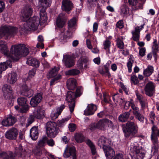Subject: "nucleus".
Masks as SVG:
<instances>
[{"label": "nucleus", "instance_id": "1", "mask_svg": "<svg viewBox=\"0 0 159 159\" xmlns=\"http://www.w3.org/2000/svg\"><path fill=\"white\" fill-rule=\"evenodd\" d=\"M39 8L40 9V18L35 16L30 18L33 11L30 6L25 7L21 16V20L25 23L24 24V30L25 31H31L37 29L39 24L44 23L47 20V17L45 12L47 7L51 4L50 1L40 0Z\"/></svg>", "mask_w": 159, "mask_h": 159}, {"label": "nucleus", "instance_id": "2", "mask_svg": "<svg viewBox=\"0 0 159 159\" xmlns=\"http://www.w3.org/2000/svg\"><path fill=\"white\" fill-rule=\"evenodd\" d=\"M11 57L17 61L22 56H26L30 53L29 48L24 44L12 45L10 49Z\"/></svg>", "mask_w": 159, "mask_h": 159}, {"label": "nucleus", "instance_id": "3", "mask_svg": "<svg viewBox=\"0 0 159 159\" xmlns=\"http://www.w3.org/2000/svg\"><path fill=\"white\" fill-rule=\"evenodd\" d=\"M139 128L137 124L133 122L128 121L123 128L125 136L126 138L134 137L138 132Z\"/></svg>", "mask_w": 159, "mask_h": 159}, {"label": "nucleus", "instance_id": "4", "mask_svg": "<svg viewBox=\"0 0 159 159\" xmlns=\"http://www.w3.org/2000/svg\"><path fill=\"white\" fill-rule=\"evenodd\" d=\"M130 155L132 159H143L145 156V151L141 146L136 143L132 148Z\"/></svg>", "mask_w": 159, "mask_h": 159}, {"label": "nucleus", "instance_id": "5", "mask_svg": "<svg viewBox=\"0 0 159 159\" xmlns=\"http://www.w3.org/2000/svg\"><path fill=\"white\" fill-rule=\"evenodd\" d=\"M17 28L10 25H4L0 28V37L2 35H12L16 34L18 32Z\"/></svg>", "mask_w": 159, "mask_h": 159}, {"label": "nucleus", "instance_id": "6", "mask_svg": "<svg viewBox=\"0 0 159 159\" xmlns=\"http://www.w3.org/2000/svg\"><path fill=\"white\" fill-rule=\"evenodd\" d=\"M75 92L68 91L66 95V100L67 102L71 113L74 111L75 105V99L76 98Z\"/></svg>", "mask_w": 159, "mask_h": 159}, {"label": "nucleus", "instance_id": "7", "mask_svg": "<svg viewBox=\"0 0 159 159\" xmlns=\"http://www.w3.org/2000/svg\"><path fill=\"white\" fill-rule=\"evenodd\" d=\"M17 102L20 108V112L23 113H26L29 109V106L27 103V99L24 97H19L17 99Z\"/></svg>", "mask_w": 159, "mask_h": 159}, {"label": "nucleus", "instance_id": "8", "mask_svg": "<svg viewBox=\"0 0 159 159\" xmlns=\"http://www.w3.org/2000/svg\"><path fill=\"white\" fill-rule=\"evenodd\" d=\"M63 156L65 158L70 157H72V159H76V150L75 147L67 146L64 151Z\"/></svg>", "mask_w": 159, "mask_h": 159}, {"label": "nucleus", "instance_id": "9", "mask_svg": "<svg viewBox=\"0 0 159 159\" xmlns=\"http://www.w3.org/2000/svg\"><path fill=\"white\" fill-rule=\"evenodd\" d=\"M67 18L65 14L61 13L60 14L56 20V26L59 28L64 27L66 22Z\"/></svg>", "mask_w": 159, "mask_h": 159}, {"label": "nucleus", "instance_id": "10", "mask_svg": "<svg viewBox=\"0 0 159 159\" xmlns=\"http://www.w3.org/2000/svg\"><path fill=\"white\" fill-rule=\"evenodd\" d=\"M18 134V131L17 129L13 127L6 132L5 136L8 139L15 140L16 139Z\"/></svg>", "mask_w": 159, "mask_h": 159}, {"label": "nucleus", "instance_id": "11", "mask_svg": "<svg viewBox=\"0 0 159 159\" xmlns=\"http://www.w3.org/2000/svg\"><path fill=\"white\" fill-rule=\"evenodd\" d=\"M3 96L6 99L13 98L12 90L10 85L7 84L4 85L2 88Z\"/></svg>", "mask_w": 159, "mask_h": 159}, {"label": "nucleus", "instance_id": "12", "mask_svg": "<svg viewBox=\"0 0 159 159\" xmlns=\"http://www.w3.org/2000/svg\"><path fill=\"white\" fill-rule=\"evenodd\" d=\"M73 5L70 0H62L61 8L63 11L68 12L73 8Z\"/></svg>", "mask_w": 159, "mask_h": 159}, {"label": "nucleus", "instance_id": "13", "mask_svg": "<svg viewBox=\"0 0 159 159\" xmlns=\"http://www.w3.org/2000/svg\"><path fill=\"white\" fill-rule=\"evenodd\" d=\"M144 90L145 94L147 95L149 97L152 96L155 91L154 83L152 82L148 83L146 85Z\"/></svg>", "mask_w": 159, "mask_h": 159}, {"label": "nucleus", "instance_id": "14", "mask_svg": "<svg viewBox=\"0 0 159 159\" xmlns=\"http://www.w3.org/2000/svg\"><path fill=\"white\" fill-rule=\"evenodd\" d=\"M146 0H140V2H138V0H128L129 5L132 6L134 10H136L142 8L143 5L144 4Z\"/></svg>", "mask_w": 159, "mask_h": 159}, {"label": "nucleus", "instance_id": "15", "mask_svg": "<svg viewBox=\"0 0 159 159\" xmlns=\"http://www.w3.org/2000/svg\"><path fill=\"white\" fill-rule=\"evenodd\" d=\"M43 98L41 93H38L32 98L30 102V105L33 107H36L41 102Z\"/></svg>", "mask_w": 159, "mask_h": 159}, {"label": "nucleus", "instance_id": "16", "mask_svg": "<svg viewBox=\"0 0 159 159\" xmlns=\"http://www.w3.org/2000/svg\"><path fill=\"white\" fill-rule=\"evenodd\" d=\"M62 61L65 66L67 68L71 67L75 65L73 58L70 55H64Z\"/></svg>", "mask_w": 159, "mask_h": 159}, {"label": "nucleus", "instance_id": "17", "mask_svg": "<svg viewBox=\"0 0 159 159\" xmlns=\"http://www.w3.org/2000/svg\"><path fill=\"white\" fill-rule=\"evenodd\" d=\"M16 121V119L11 115H9L7 119L3 120L2 122V125L5 126H12Z\"/></svg>", "mask_w": 159, "mask_h": 159}, {"label": "nucleus", "instance_id": "18", "mask_svg": "<svg viewBox=\"0 0 159 159\" xmlns=\"http://www.w3.org/2000/svg\"><path fill=\"white\" fill-rule=\"evenodd\" d=\"M132 108L133 110V114L135 118L140 122L143 123L144 120V117L143 115L140 113L139 108L137 107H134V106L132 105Z\"/></svg>", "mask_w": 159, "mask_h": 159}, {"label": "nucleus", "instance_id": "19", "mask_svg": "<svg viewBox=\"0 0 159 159\" xmlns=\"http://www.w3.org/2000/svg\"><path fill=\"white\" fill-rule=\"evenodd\" d=\"M44 111L40 106L37 107L34 111L33 114L37 119H40L44 116Z\"/></svg>", "mask_w": 159, "mask_h": 159}, {"label": "nucleus", "instance_id": "20", "mask_svg": "<svg viewBox=\"0 0 159 159\" xmlns=\"http://www.w3.org/2000/svg\"><path fill=\"white\" fill-rule=\"evenodd\" d=\"M109 144V141L108 140L103 136L101 137L99 139L98 142V146L101 148H102L103 150L109 146L108 145Z\"/></svg>", "mask_w": 159, "mask_h": 159}, {"label": "nucleus", "instance_id": "21", "mask_svg": "<svg viewBox=\"0 0 159 159\" xmlns=\"http://www.w3.org/2000/svg\"><path fill=\"white\" fill-rule=\"evenodd\" d=\"M144 24L142 25H141V28H140L139 26H137L135 28V30L134 31L132 32V34L133 35V40L136 41H139V34L140 30H141L143 28Z\"/></svg>", "mask_w": 159, "mask_h": 159}, {"label": "nucleus", "instance_id": "22", "mask_svg": "<svg viewBox=\"0 0 159 159\" xmlns=\"http://www.w3.org/2000/svg\"><path fill=\"white\" fill-rule=\"evenodd\" d=\"M97 109V107L95 105L93 104H89L84 111V114L87 116L92 115Z\"/></svg>", "mask_w": 159, "mask_h": 159}, {"label": "nucleus", "instance_id": "23", "mask_svg": "<svg viewBox=\"0 0 159 159\" xmlns=\"http://www.w3.org/2000/svg\"><path fill=\"white\" fill-rule=\"evenodd\" d=\"M103 151L107 159H111L115 155V151L110 146L104 149Z\"/></svg>", "mask_w": 159, "mask_h": 159}, {"label": "nucleus", "instance_id": "24", "mask_svg": "<svg viewBox=\"0 0 159 159\" xmlns=\"http://www.w3.org/2000/svg\"><path fill=\"white\" fill-rule=\"evenodd\" d=\"M67 88L70 90H74L76 87V81L73 78H70L66 81Z\"/></svg>", "mask_w": 159, "mask_h": 159}, {"label": "nucleus", "instance_id": "25", "mask_svg": "<svg viewBox=\"0 0 159 159\" xmlns=\"http://www.w3.org/2000/svg\"><path fill=\"white\" fill-rule=\"evenodd\" d=\"M0 157L3 159H14L15 156L11 151H3L0 153Z\"/></svg>", "mask_w": 159, "mask_h": 159}, {"label": "nucleus", "instance_id": "26", "mask_svg": "<svg viewBox=\"0 0 159 159\" xmlns=\"http://www.w3.org/2000/svg\"><path fill=\"white\" fill-rule=\"evenodd\" d=\"M26 63L29 65L38 67L39 66V63L37 59L30 57L27 58Z\"/></svg>", "mask_w": 159, "mask_h": 159}, {"label": "nucleus", "instance_id": "27", "mask_svg": "<svg viewBox=\"0 0 159 159\" xmlns=\"http://www.w3.org/2000/svg\"><path fill=\"white\" fill-rule=\"evenodd\" d=\"M88 5L91 8H93L97 5V12L100 11V7L98 2L97 0H87Z\"/></svg>", "mask_w": 159, "mask_h": 159}, {"label": "nucleus", "instance_id": "28", "mask_svg": "<svg viewBox=\"0 0 159 159\" xmlns=\"http://www.w3.org/2000/svg\"><path fill=\"white\" fill-rule=\"evenodd\" d=\"M38 132L36 127H32L30 130V136L33 140H36L38 137Z\"/></svg>", "mask_w": 159, "mask_h": 159}, {"label": "nucleus", "instance_id": "29", "mask_svg": "<svg viewBox=\"0 0 159 159\" xmlns=\"http://www.w3.org/2000/svg\"><path fill=\"white\" fill-rule=\"evenodd\" d=\"M46 130V134L48 136L51 138L55 137L58 134L59 132V128L53 129H47Z\"/></svg>", "mask_w": 159, "mask_h": 159}, {"label": "nucleus", "instance_id": "30", "mask_svg": "<svg viewBox=\"0 0 159 159\" xmlns=\"http://www.w3.org/2000/svg\"><path fill=\"white\" fill-rule=\"evenodd\" d=\"M130 115V111L123 113L119 116V120L123 122L126 121L129 118Z\"/></svg>", "mask_w": 159, "mask_h": 159}, {"label": "nucleus", "instance_id": "31", "mask_svg": "<svg viewBox=\"0 0 159 159\" xmlns=\"http://www.w3.org/2000/svg\"><path fill=\"white\" fill-rule=\"evenodd\" d=\"M88 61L87 58L86 57H81L78 61L77 63V66L79 69H82L83 68V64L86 63Z\"/></svg>", "mask_w": 159, "mask_h": 159}, {"label": "nucleus", "instance_id": "32", "mask_svg": "<svg viewBox=\"0 0 159 159\" xmlns=\"http://www.w3.org/2000/svg\"><path fill=\"white\" fill-rule=\"evenodd\" d=\"M96 123L98 126V129L102 131H104L106 130L105 118L100 120Z\"/></svg>", "mask_w": 159, "mask_h": 159}, {"label": "nucleus", "instance_id": "33", "mask_svg": "<svg viewBox=\"0 0 159 159\" xmlns=\"http://www.w3.org/2000/svg\"><path fill=\"white\" fill-rule=\"evenodd\" d=\"M17 80V75L16 73L12 72L9 75L7 78V82L10 84H13L16 82Z\"/></svg>", "mask_w": 159, "mask_h": 159}, {"label": "nucleus", "instance_id": "34", "mask_svg": "<svg viewBox=\"0 0 159 159\" xmlns=\"http://www.w3.org/2000/svg\"><path fill=\"white\" fill-rule=\"evenodd\" d=\"M10 64L11 62L9 61H7L0 64V78L1 77L2 72L6 70L8 66L11 67Z\"/></svg>", "mask_w": 159, "mask_h": 159}, {"label": "nucleus", "instance_id": "35", "mask_svg": "<svg viewBox=\"0 0 159 159\" xmlns=\"http://www.w3.org/2000/svg\"><path fill=\"white\" fill-rule=\"evenodd\" d=\"M153 46L152 47L153 49V54L155 59H157V53L158 51V47L156 39H154L153 42Z\"/></svg>", "mask_w": 159, "mask_h": 159}, {"label": "nucleus", "instance_id": "36", "mask_svg": "<svg viewBox=\"0 0 159 159\" xmlns=\"http://www.w3.org/2000/svg\"><path fill=\"white\" fill-rule=\"evenodd\" d=\"M153 68L152 66H149L143 71V74L145 77H149L153 72Z\"/></svg>", "mask_w": 159, "mask_h": 159}, {"label": "nucleus", "instance_id": "37", "mask_svg": "<svg viewBox=\"0 0 159 159\" xmlns=\"http://www.w3.org/2000/svg\"><path fill=\"white\" fill-rule=\"evenodd\" d=\"M80 73V72L79 70L74 69L66 71L65 73L66 75L75 76L79 75Z\"/></svg>", "mask_w": 159, "mask_h": 159}, {"label": "nucleus", "instance_id": "38", "mask_svg": "<svg viewBox=\"0 0 159 159\" xmlns=\"http://www.w3.org/2000/svg\"><path fill=\"white\" fill-rule=\"evenodd\" d=\"M86 143L90 147L93 155H95L96 152V149L94 145L90 139H87L86 141Z\"/></svg>", "mask_w": 159, "mask_h": 159}, {"label": "nucleus", "instance_id": "39", "mask_svg": "<svg viewBox=\"0 0 159 159\" xmlns=\"http://www.w3.org/2000/svg\"><path fill=\"white\" fill-rule=\"evenodd\" d=\"M86 143L90 147L93 155H95L96 152V149L94 145L90 139H87L86 141Z\"/></svg>", "mask_w": 159, "mask_h": 159}, {"label": "nucleus", "instance_id": "40", "mask_svg": "<svg viewBox=\"0 0 159 159\" xmlns=\"http://www.w3.org/2000/svg\"><path fill=\"white\" fill-rule=\"evenodd\" d=\"M58 128L57 127V124L55 122L49 121L47 123L46 130L53 129Z\"/></svg>", "mask_w": 159, "mask_h": 159}, {"label": "nucleus", "instance_id": "41", "mask_svg": "<svg viewBox=\"0 0 159 159\" xmlns=\"http://www.w3.org/2000/svg\"><path fill=\"white\" fill-rule=\"evenodd\" d=\"M152 133L151 135V139L153 142L156 143L157 140V135L156 134V131L157 130V128L155 126H153L152 128Z\"/></svg>", "mask_w": 159, "mask_h": 159}, {"label": "nucleus", "instance_id": "42", "mask_svg": "<svg viewBox=\"0 0 159 159\" xmlns=\"http://www.w3.org/2000/svg\"><path fill=\"white\" fill-rule=\"evenodd\" d=\"M76 23V19L75 17L73 18L68 21V24L69 28L67 32L70 33V29L75 25Z\"/></svg>", "mask_w": 159, "mask_h": 159}, {"label": "nucleus", "instance_id": "43", "mask_svg": "<svg viewBox=\"0 0 159 159\" xmlns=\"http://www.w3.org/2000/svg\"><path fill=\"white\" fill-rule=\"evenodd\" d=\"M15 153L18 155L21 156L24 152L22 146L19 144L17 146L15 149Z\"/></svg>", "mask_w": 159, "mask_h": 159}, {"label": "nucleus", "instance_id": "44", "mask_svg": "<svg viewBox=\"0 0 159 159\" xmlns=\"http://www.w3.org/2000/svg\"><path fill=\"white\" fill-rule=\"evenodd\" d=\"M75 139L76 141L78 143H81L84 140V137L81 134H76L75 136Z\"/></svg>", "mask_w": 159, "mask_h": 159}, {"label": "nucleus", "instance_id": "45", "mask_svg": "<svg viewBox=\"0 0 159 159\" xmlns=\"http://www.w3.org/2000/svg\"><path fill=\"white\" fill-rule=\"evenodd\" d=\"M33 153L37 158V157L41 156L42 154L41 148L38 146H36L34 148L33 150Z\"/></svg>", "mask_w": 159, "mask_h": 159}, {"label": "nucleus", "instance_id": "46", "mask_svg": "<svg viewBox=\"0 0 159 159\" xmlns=\"http://www.w3.org/2000/svg\"><path fill=\"white\" fill-rule=\"evenodd\" d=\"M48 138L47 137H43L39 141L38 143V147L41 148L44 146Z\"/></svg>", "mask_w": 159, "mask_h": 159}, {"label": "nucleus", "instance_id": "47", "mask_svg": "<svg viewBox=\"0 0 159 159\" xmlns=\"http://www.w3.org/2000/svg\"><path fill=\"white\" fill-rule=\"evenodd\" d=\"M121 15H126L129 13V8L127 6L123 5L121 7Z\"/></svg>", "mask_w": 159, "mask_h": 159}, {"label": "nucleus", "instance_id": "48", "mask_svg": "<svg viewBox=\"0 0 159 159\" xmlns=\"http://www.w3.org/2000/svg\"><path fill=\"white\" fill-rule=\"evenodd\" d=\"M29 89L28 88L27 85L24 84L21 86L20 88V92L21 94L25 95L28 97V95L25 94L29 91Z\"/></svg>", "mask_w": 159, "mask_h": 159}, {"label": "nucleus", "instance_id": "49", "mask_svg": "<svg viewBox=\"0 0 159 159\" xmlns=\"http://www.w3.org/2000/svg\"><path fill=\"white\" fill-rule=\"evenodd\" d=\"M59 69L58 68L54 67L52 68L50 71L49 73V76L50 77H52L57 76Z\"/></svg>", "mask_w": 159, "mask_h": 159}, {"label": "nucleus", "instance_id": "50", "mask_svg": "<svg viewBox=\"0 0 159 159\" xmlns=\"http://www.w3.org/2000/svg\"><path fill=\"white\" fill-rule=\"evenodd\" d=\"M0 50L5 55H7L9 50L7 46L5 44H0Z\"/></svg>", "mask_w": 159, "mask_h": 159}, {"label": "nucleus", "instance_id": "51", "mask_svg": "<svg viewBox=\"0 0 159 159\" xmlns=\"http://www.w3.org/2000/svg\"><path fill=\"white\" fill-rule=\"evenodd\" d=\"M36 69L34 68L30 70L29 73V76L26 78V79H23V80L24 81H26L28 80H29L30 78L34 76L35 74Z\"/></svg>", "mask_w": 159, "mask_h": 159}, {"label": "nucleus", "instance_id": "52", "mask_svg": "<svg viewBox=\"0 0 159 159\" xmlns=\"http://www.w3.org/2000/svg\"><path fill=\"white\" fill-rule=\"evenodd\" d=\"M133 62L134 60L132 59V57H131V56L128 60V62L127 63V66L128 68V71L129 72H131V67Z\"/></svg>", "mask_w": 159, "mask_h": 159}, {"label": "nucleus", "instance_id": "53", "mask_svg": "<svg viewBox=\"0 0 159 159\" xmlns=\"http://www.w3.org/2000/svg\"><path fill=\"white\" fill-rule=\"evenodd\" d=\"M35 118H36V117L33 114L30 115L28 119V122L26 124V127H28L34 121Z\"/></svg>", "mask_w": 159, "mask_h": 159}, {"label": "nucleus", "instance_id": "54", "mask_svg": "<svg viewBox=\"0 0 159 159\" xmlns=\"http://www.w3.org/2000/svg\"><path fill=\"white\" fill-rule=\"evenodd\" d=\"M99 72L102 75L108 76V78L111 77V74L109 71L104 72L103 69H99L98 70Z\"/></svg>", "mask_w": 159, "mask_h": 159}, {"label": "nucleus", "instance_id": "55", "mask_svg": "<svg viewBox=\"0 0 159 159\" xmlns=\"http://www.w3.org/2000/svg\"><path fill=\"white\" fill-rule=\"evenodd\" d=\"M105 122L106 124H107L108 127L112 129H113L114 125L112 121L108 119L105 118Z\"/></svg>", "mask_w": 159, "mask_h": 159}, {"label": "nucleus", "instance_id": "56", "mask_svg": "<svg viewBox=\"0 0 159 159\" xmlns=\"http://www.w3.org/2000/svg\"><path fill=\"white\" fill-rule=\"evenodd\" d=\"M89 129L92 131H94L96 129H98V126L96 123H92L89 125Z\"/></svg>", "mask_w": 159, "mask_h": 159}, {"label": "nucleus", "instance_id": "57", "mask_svg": "<svg viewBox=\"0 0 159 159\" xmlns=\"http://www.w3.org/2000/svg\"><path fill=\"white\" fill-rule=\"evenodd\" d=\"M117 45L118 47L120 49H122L124 48L123 42L119 39H117Z\"/></svg>", "mask_w": 159, "mask_h": 159}, {"label": "nucleus", "instance_id": "58", "mask_svg": "<svg viewBox=\"0 0 159 159\" xmlns=\"http://www.w3.org/2000/svg\"><path fill=\"white\" fill-rule=\"evenodd\" d=\"M111 42L110 41L106 39L103 43L104 48L105 49H109L110 47Z\"/></svg>", "mask_w": 159, "mask_h": 159}, {"label": "nucleus", "instance_id": "59", "mask_svg": "<svg viewBox=\"0 0 159 159\" xmlns=\"http://www.w3.org/2000/svg\"><path fill=\"white\" fill-rule=\"evenodd\" d=\"M61 75H57L56 77H55L53 78L50 81V85H53L55 82L60 79L61 78Z\"/></svg>", "mask_w": 159, "mask_h": 159}, {"label": "nucleus", "instance_id": "60", "mask_svg": "<svg viewBox=\"0 0 159 159\" xmlns=\"http://www.w3.org/2000/svg\"><path fill=\"white\" fill-rule=\"evenodd\" d=\"M131 82L134 84H137L139 83V80L137 77L135 75H133L131 77Z\"/></svg>", "mask_w": 159, "mask_h": 159}, {"label": "nucleus", "instance_id": "61", "mask_svg": "<svg viewBox=\"0 0 159 159\" xmlns=\"http://www.w3.org/2000/svg\"><path fill=\"white\" fill-rule=\"evenodd\" d=\"M116 27L122 29L124 27V23L122 20H120L116 24Z\"/></svg>", "mask_w": 159, "mask_h": 159}, {"label": "nucleus", "instance_id": "62", "mask_svg": "<svg viewBox=\"0 0 159 159\" xmlns=\"http://www.w3.org/2000/svg\"><path fill=\"white\" fill-rule=\"evenodd\" d=\"M133 105L134 106V107H136L134 104L132 102H126L125 103L124 108L126 109H127L130 106L132 107V106Z\"/></svg>", "mask_w": 159, "mask_h": 159}, {"label": "nucleus", "instance_id": "63", "mask_svg": "<svg viewBox=\"0 0 159 159\" xmlns=\"http://www.w3.org/2000/svg\"><path fill=\"white\" fill-rule=\"evenodd\" d=\"M69 128L70 131L73 132L75 130L76 126L75 125L73 124H70L69 125Z\"/></svg>", "mask_w": 159, "mask_h": 159}, {"label": "nucleus", "instance_id": "64", "mask_svg": "<svg viewBox=\"0 0 159 159\" xmlns=\"http://www.w3.org/2000/svg\"><path fill=\"white\" fill-rule=\"evenodd\" d=\"M141 105V108L142 110H144L146 107H148V104L145 101V100L141 102H140Z\"/></svg>", "mask_w": 159, "mask_h": 159}]
</instances>
